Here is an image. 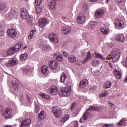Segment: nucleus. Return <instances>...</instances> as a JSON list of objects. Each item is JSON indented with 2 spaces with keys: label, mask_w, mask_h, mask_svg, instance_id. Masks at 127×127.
Instances as JSON below:
<instances>
[{
  "label": "nucleus",
  "mask_w": 127,
  "mask_h": 127,
  "mask_svg": "<svg viewBox=\"0 0 127 127\" xmlns=\"http://www.w3.org/2000/svg\"><path fill=\"white\" fill-rule=\"evenodd\" d=\"M121 57V50L120 49H113L111 55H109L107 57V60H111L112 59V61L114 63L118 61Z\"/></svg>",
  "instance_id": "f257e3e1"
},
{
  "label": "nucleus",
  "mask_w": 127,
  "mask_h": 127,
  "mask_svg": "<svg viewBox=\"0 0 127 127\" xmlns=\"http://www.w3.org/2000/svg\"><path fill=\"white\" fill-rule=\"evenodd\" d=\"M0 112L5 119H10L12 116V109L10 107L3 108L2 106H0Z\"/></svg>",
  "instance_id": "f03ea898"
},
{
  "label": "nucleus",
  "mask_w": 127,
  "mask_h": 127,
  "mask_svg": "<svg viewBox=\"0 0 127 127\" xmlns=\"http://www.w3.org/2000/svg\"><path fill=\"white\" fill-rule=\"evenodd\" d=\"M72 91L71 85H67L65 87H63L61 91L59 93L60 97H69L71 95Z\"/></svg>",
  "instance_id": "7ed1b4c3"
},
{
  "label": "nucleus",
  "mask_w": 127,
  "mask_h": 127,
  "mask_svg": "<svg viewBox=\"0 0 127 127\" xmlns=\"http://www.w3.org/2000/svg\"><path fill=\"white\" fill-rule=\"evenodd\" d=\"M52 112L53 113L54 116L55 118H61L63 115L62 109L58 107H53L52 109Z\"/></svg>",
  "instance_id": "20e7f679"
},
{
  "label": "nucleus",
  "mask_w": 127,
  "mask_h": 127,
  "mask_svg": "<svg viewBox=\"0 0 127 127\" xmlns=\"http://www.w3.org/2000/svg\"><path fill=\"white\" fill-rule=\"evenodd\" d=\"M20 17L23 19H29V14L26 8H22L20 10Z\"/></svg>",
  "instance_id": "39448f33"
},
{
  "label": "nucleus",
  "mask_w": 127,
  "mask_h": 127,
  "mask_svg": "<svg viewBox=\"0 0 127 127\" xmlns=\"http://www.w3.org/2000/svg\"><path fill=\"white\" fill-rule=\"evenodd\" d=\"M115 25L117 29H122L125 27V22L122 19H116L115 20Z\"/></svg>",
  "instance_id": "423d86ee"
},
{
  "label": "nucleus",
  "mask_w": 127,
  "mask_h": 127,
  "mask_svg": "<svg viewBox=\"0 0 127 127\" xmlns=\"http://www.w3.org/2000/svg\"><path fill=\"white\" fill-rule=\"evenodd\" d=\"M13 17H16V9L15 8H12L11 13L6 15L7 20H11Z\"/></svg>",
  "instance_id": "0eeeda50"
},
{
  "label": "nucleus",
  "mask_w": 127,
  "mask_h": 127,
  "mask_svg": "<svg viewBox=\"0 0 127 127\" xmlns=\"http://www.w3.org/2000/svg\"><path fill=\"white\" fill-rule=\"evenodd\" d=\"M48 93L50 95H57V93H58V88L56 86H50L48 89Z\"/></svg>",
  "instance_id": "6e6552de"
},
{
  "label": "nucleus",
  "mask_w": 127,
  "mask_h": 127,
  "mask_svg": "<svg viewBox=\"0 0 127 127\" xmlns=\"http://www.w3.org/2000/svg\"><path fill=\"white\" fill-rule=\"evenodd\" d=\"M48 21V20L45 17L40 18V19L39 20L38 25L39 26H40V27H41L42 28L47 25Z\"/></svg>",
  "instance_id": "1a4fd4ad"
},
{
  "label": "nucleus",
  "mask_w": 127,
  "mask_h": 127,
  "mask_svg": "<svg viewBox=\"0 0 127 127\" xmlns=\"http://www.w3.org/2000/svg\"><path fill=\"white\" fill-rule=\"evenodd\" d=\"M77 21L78 23H79V24L84 23V22L86 21V17L85 16V14L83 13H79L77 18Z\"/></svg>",
  "instance_id": "9d476101"
},
{
  "label": "nucleus",
  "mask_w": 127,
  "mask_h": 127,
  "mask_svg": "<svg viewBox=\"0 0 127 127\" xmlns=\"http://www.w3.org/2000/svg\"><path fill=\"white\" fill-rule=\"evenodd\" d=\"M49 39L52 41V42H54V43H58V37L56 34L53 33H51L49 36Z\"/></svg>",
  "instance_id": "9b49d317"
},
{
  "label": "nucleus",
  "mask_w": 127,
  "mask_h": 127,
  "mask_svg": "<svg viewBox=\"0 0 127 127\" xmlns=\"http://www.w3.org/2000/svg\"><path fill=\"white\" fill-rule=\"evenodd\" d=\"M49 66L50 69L55 70V69H57L58 67V62L55 60L51 61L49 62Z\"/></svg>",
  "instance_id": "f8f14e48"
},
{
  "label": "nucleus",
  "mask_w": 127,
  "mask_h": 127,
  "mask_svg": "<svg viewBox=\"0 0 127 127\" xmlns=\"http://www.w3.org/2000/svg\"><path fill=\"white\" fill-rule=\"evenodd\" d=\"M6 33L10 38H15L16 37V31L14 29H8Z\"/></svg>",
  "instance_id": "ddd939ff"
},
{
  "label": "nucleus",
  "mask_w": 127,
  "mask_h": 127,
  "mask_svg": "<svg viewBox=\"0 0 127 127\" xmlns=\"http://www.w3.org/2000/svg\"><path fill=\"white\" fill-rule=\"evenodd\" d=\"M72 29L70 27H63L61 29V33L63 34V35H67L71 32V30Z\"/></svg>",
  "instance_id": "4468645a"
},
{
  "label": "nucleus",
  "mask_w": 127,
  "mask_h": 127,
  "mask_svg": "<svg viewBox=\"0 0 127 127\" xmlns=\"http://www.w3.org/2000/svg\"><path fill=\"white\" fill-rule=\"evenodd\" d=\"M104 15V9H98L95 13V16L96 18H101Z\"/></svg>",
  "instance_id": "2eb2a0df"
},
{
  "label": "nucleus",
  "mask_w": 127,
  "mask_h": 127,
  "mask_svg": "<svg viewBox=\"0 0 127 127\" xmlns=\"http://www.w3.org/2000/svg\"><path fill=\"white\" fill-rule=\"evenodd\" d=\"M91 59H92V54H91V53H90V52H88L86 57L82 61V64H85L87 63V62H88V61H90Z\"/></svg>",
  "instance_id": "dca6fc26"
},
{
  "label": "nucleus",
  "mask_w": 127,
  "mask_h": 127,
  "mask_svg": "<svg viewBox=\"0 0 127 127\" xmlns=\"http://www.w3.org/2000/svg\"><path fill=\"white\" fill-rule=\"evenodd\" d=\"M16 64V59L15 58H13L11 61H9L7 63H6L5 65L8 67H11L14 66Z\"/></svg>",
  "instance_id": "f3484780"
},
{
  "label": "nucleus",
  "mask_w": 127,
  "mask_h": 127,
  "mask_svg": "<svg viewBox=\"0 0 127 127\" xmlns=\"http://www.w3.org/2000/svg\"><path fill=\"white\" fill-rule=\"evenodd\" d=\"M39 47L41 48V49L44 50V51H48L50 50V47H49V46H47L43 42H42L40 44Z\"/></svg>",
  "instance_id": "a211bd4d"
},
{
  "label": "nucleus",
  "mask_w": 127,
  "mask_h": 127,
  "mask_svg": "<svg viewBox=\"0 0 127 127\" xmlns=\"http://www.w3.org/2000/svg\"><path fill=\"white\" fill-rule=\"evenodd\" d=\"M30 124H31V121L30 120L26 119L22 122L20 127H28L29 126H30Z\"/></svg>",
  "instance_id": "6ab92c4d"
},
{
  "label": "nucleus",
  "mask_w": 127,
  "mask_h": 127,
  "mask_svg": "<svg viewBox=\"0 0 127 127\" xmlns=\"http://www.w3.org/2000/svg\"><path fill=\"white\" fill-rule=\"evenodd\" d=\"M89 117H90V113L89 112H85L80 120V123H84L85 121L88 119Z\"/></svg>",
  "instance_id": "aec40b11"
},
{
  "label": "nucleus",
  "mask_w": 127,
  "mask_h": 127,
  "mask_svg": "<svg viewBox=\"0 0 127 127\" xmlns=\"http://www.w3.org/2000/svg\"><path fill=\"white\" fill-rule=\"evenodd\" d=\"M116 40L120 42H124L126 40L125 37L122 34H118L116 37Z\"/></svg>",
  "instance_id": "412c9836"
},
{
  "label": "nucleus",
  "mask_w": 127,
  "mask_h": 127,
  "mask_svg": "<svg viewBox=\"0 0 127 127\" xmlns=\"http://www.w3.org/2000/svg\"><path fill=\"white\" fill-rule=\"evenodd\" d=\"M36 36V30H32L30 32V34L28 37V39H29V40H31V39H34Z\"/></svg>",
  "instance_id": "4be33fe9"
},
{
  "label": "nucleus",
  "mask_w": 127,
  "mask_h": 127,
  "mask_svg": "<svg viewBox=\"0 0 127 127\" xmlns=\"http://www.w3.org/2000/svg\"><path fill=\"white\" fill-rule=\"evenodd\" d=\"M57 6V4H56V0H52L49 4L50 8H51V9H53L54 10L56 9Z\"/></svg>",
  "instance_id": "5701e85b"
},
{
  "label": "nucleus",
  "mask_w": 127,
  "mask_h": 127,
  "mask_svg": "<svg viewBox=\"0 0 127 127\" xmlns=\"http://www.w3.org/2000/svg\"><path fill=\"white\" fill-rule=\"evenodd\" d=\"M54 58H55V59H57V60H58V61H60V62H61V61L63 60V57L59 53H56L54 55Z\"/></svg>",
  "instance_id": "b1692460"
},
{
  "label": "nucleus",
  "mask_w": 127,
  "mask_h": 127,
  "mask_svg": "<svg viewBox=\"0 0 127 127\" xmlns=\"http://www.w3.org/2000/svg\"><path fill=\"white\" fill-rule=\"evenodd\" d=\"M88 80L86 79H84L82 81H80L79 87L81 89H83V88H85L87 85H88Z\"/></svg>",
  "instance_id": "393cba45"
},
{
  "label": "nucleus",
  "mask_w": 127,
  "mask_h": 127,
  "mask_svg": "<svg viewBox=\"0 0 127 127\" xmlns=\"http://www.w3.org/2000/svg\"><path fill=\"white\" fill-rule=\"evenodd\" d=\"M23 74H25V75L28 76V75L32 74V70L28 68H24L23 69Z\"/></svg>",
  "instance_id": "a878e982"
},
{
  "label": "nucleus",
  "mask_w": 127,
  "mask_h": 127,
  "mask_svg": "<svg viewBox=\"0 0 127 127\" xmlns=\"http://www.w3.org/2000/svg\"><path fill=\"white\" fill-rule=\"evenodd\" d=\"M42 73L45 76H47V74H48V67L46 65H44L41 68Z\"/></svg>",
  "instance_id": "bb28decb"
},
{
  "label": "nucleus",
  "mask_w": 127,
  "mask_h": 127,
  "mask_svg": "<svg viewBox=\"0 0 127 127\" xmlns=\"http://www.w3.org/2000/svg\"><path fill=\"white\" fill-rule=\"evenodd\" d=\"M90 110H91L92 111H97V112H98L99 111H102V110H103V108L102 107H94L91 106L89 109H88L87 110V112H88V111H90Z\"/></svg>",
  "instance_id": "cd10ccee"
},
{
  "label": "nucleus",
  "mask_w": 127,
  "mask_h": 127,
  "mask_svg": "<svg viewBox=\"0 0 127 127\" xmlns=\"http://www.w3.org/2000/svg\"><path fill=\"white\" fill-rule=\"evenodd\" d=\"M68 60L70 63H74V62H76V57L74 56V55H71L68 56Z\"/></svg>",
  "instance_id": "c85d7f7f"
},
{
  "label": "nucleus",
  "mask_w": 127,
  "mask_h": 127,
  "mask_svg": "<svg viewBox=\"0 0 127 127\" xmlns=\"http://www.w3.org/2000/svg\"><path fill=\"white\" fill-rule=\"evenodd\" d=\"M93 56L94 57V58H97L98 59L102 60V61H105V58H104L103 56L99 54H98L97 53H94L93 54Z\"/></svg>",
  "instance_id": "c756f323"
},
{
  "label": "nucleus",
  "mask_w": 127,
  "mask_h": 127,
  "mask_svg": "<svg viewBox=\"0 0 127 127\" xmlns=\"http://www.w3.org/2000/svg\"><path fill=\"white\" fill-rule=\"evenodd\" d=\"M9 52V55H12V54H14L15 52H16V47L15 46L10 47L8 50Z\"/></svg>",
  "instance_id": "7c9ffc66"
},
{
  "label": "nucleus",
  "mask_w": 127,
  "mask_h": 127,
  "mask_svg": "<svg viewBox=\"0 0 127 127\" xmlns=\"http://www.w3.org/2000/svg\"><path fill=\"white\" fill-rule=\"evenodd\" d=\"M39 120H44L46 118V114L44 112V111H41V112L39 114Z\"/></svg>",
  "instance_id": "2f4dec72"
},
{
  "label": "nucleus",
  "mask_w": 127,
  "mask_h": 127,
  "mask_svg": "<svg viewBox=\"0 0 127 127\" xmlns=\"http://www.w3.org/2000/svg\"><path fill=\"white\" fill-rule=\"evenodd\" d=\"M83 10L84 12L89 14V12H90V9H89V6L88 4H84L83 5Z\"/></svg>",
  "instance_id": "473e14b6"
},
{
  "label": "nucleus",
  "mask_w": 127,
  "mask_h": 127,
  "mask_svg": "<svg viewBox=\"0 0 127 127\" xmlns=\"http://www.w3.org/2000/svg\"><path fill=\"white\" fill-rule=\"evenodd\" d=\"M68 78V76H67V74H66L65 73H63L60 78L61 82L62 83H64L65 82V80Z\"/></svg>",
  "instance_id": "72a5a7b5"
},
{
  "label": "nucleus",
  "mask_w": 127,
  "mask_h": 127,
  "mask_svg": "<svg viewBox=\"0 0 127 127\" xmlns=\"http://www.w3.org/2000/svg\"><path fill=\"white\" fill-rule=\"evenodd\" d=\"M100 30L103 34H108L110 32V30H109V29L104 27H102Z\"/></svg>",
  "instance_id": "f704fd0d"
},
{
  "label": "nucleus",
  "mask_w": 127,
  "mask_h": 127,
  "mask_svg": "<svg viewBox=\"0 0 127 127\" xmlns=\"http://www.w3.org/2000/svg\"><path fill=\"white\" fill-rule=\"evenodd\" d=\"M27 57H28V55H27V54L24 53L21 55L20 57V61H24L27 59Z\"/></svg>",
  "instance_id": "c9c22d12"
},
{
  "label": "nucleus",
  "mask_w": 127,
  "mask_h": 127,
  "mask_svg": "<svg viewBox=\"0 0 127 127\" xmlns=\"http://www.w3.org/2000/svg\"><path fill=\"white\" fill-rule=\"evenodd\" d=\"M112 86V82L110 81H106L104 85V88L105 89H108L109 88H111V86Z\"/></svg>",
  "instance_id": "e433bc0d"
},
{
  "label": "nucleus",
  "mask_w": 127,
  "mask_h": 127,
  "mask_svg": "<svg viewBox=\"0 0 127 127\" xmlns=\"http://www.w3.org/2000/svg\"><path fill=\"white\" fill-rule=\"evenodd\" d=\"M95 25H96V22H95V21H90L89 22V25L87 26V27L90 30L93 29Z\"/></svg>",
  "instance_id": "4c0bfd02"
},
{
  "label": "nucleus",
  "mask_w": 127,
  "mask_h": 127,
  "mask_svg": "<svg viewBox=\"0 0 127 127\" xmlns=\"http://www.w3.org/2000/svg\"><path fill=\"white\" fill-rule=\"evenodd\" d=\"M91 64L94 67H97V66H99V64H100V61L97 60H94L92 61Z\"/></svg>",
  "instance_id": "58836bf2"
},
{
  "label": "nucleus",
  "mask_w": 127,
  "mask_h": 127,
  "mask_svg": "<svg viewBox=\"0 0 127 127\" xmlns=\"http://www.w3.org/2000/svg\"><path fill=\"white\" fill-rule=\"evenodd\" d=\"M127 123V119H123L118 123V126H123V125H126Z\"/></svg>",
  "instance_id": "ea45409f"
},
{
  "label": "nucleus",
  "mask_w": 127,
  "mask_h": 127,
  "mask_svg": "<svg viewBox=\"0 0 127 127\" xmlns=\"http://www.w3.org/2000/svg\"><path fill=\"white\" fill-rule=\"evenodd\" d=\"M115 76L117 78V79H120L121 78V72L115 70L114 71Z\"/></svg>",
  "instance_id": "a19ab883"
},
{
  "label": "nucleus",
  "mask_w": 127,
  "mask_h": 127,
  "mask_svg": "<svg viewBox=\"0 0 127 127\" xmlns=\"http://www.w3.org/2000/svg\"><path fill=\"white\" fill-rule=\"evenodd\" d=\"M68 120H69V116L68 115H65L62 119V120L61 121V123L64 124V123H65V122H67Z\"/></svg>",
  "instance_id": "79ce46f5"
},
{
  "label": "nucleus",
  "mask_w": 127,
  "mask_h": 127,
  "mask_svg": "<svg viewBox=\"0 0 127 127\" xmlns=\"http://www.w3.org/2000/svg\"><path fill=\"white\" fill-rule=\"evenodd\" d=\"M40 96L42 97L43 99H45L46 100H49V99H50V97L45 93H40Z\"/></svg>",
  "instance_id": "37998d69"
},
{
  "label": "nucleus",
  "mask_w": 127,
  "mask_h": 127,
  "mask_svg": "<svg viewBox=\"0 0 127 127\" xmlns=\"http://www.w3.org/2000/svg\"><path fill=\"white\" fill-rule=\"evenodd\" d=\"M3 34H4V29L2 25L0 24V36H3Z\"/></svg>",
  "instance_id": "c03bdc74"
},
{
  "label": "nucleus",
  "mask_w": 127,
  "mask_h": 127,
  "mask_svg": "<svg viewBox=\"0 0 127 127\" xmlns=\"http://www.w3.org/2000/svg\"><path fill=\"white\" fill-rule=\"evenodd\" d=\"M13 93L15 94V91H16V83L14 82L12 83Z\"/></svg>",
  "instance_id": "a18cd8bd"
},
{
  "label": "nucleus",
  "mask_w": 127,
  "mask_h": 127,
  "mask_svg": "<svg viewBox=\"0 0 127 127\" xmlns=\"http://www.w3.org/2000/svg\"><path fill=\"white\" fill-rule=\"evenodd\" d=\"M36 10L37 12V13H38L39 14V13H40L41 12V11H42V8H41V7L40 6H36Z\"/></svg>",
  "instance_id": "49530a36"
},
{
  "label": "nucleus",
  "mask_w": 127,
  "mask_h": 127,
  "mask_svg": "<svg viewBox=\"0 0 127 127\" xmlns=\"http://www.w3.org/2000/svg\"><path fill=\"white\" fill-rule=\"evenodd\" d=\"M6 6L3 3H0V11L4 10Z\"/></svg>",
  "instance_id": "de8ad7c7"
},
{
  "label": "nucleus",
  "mask_w": 127,
  "mask_h": 127,
  "mask_svg": "<svg viewBox=\"0 0 127 127\" xmlns=\"http://www.w3.org/2000/svg\"><path fill=\"white\" fill-rule=\"evenodd\" d=\"M108 95V91H103L100 94V97L102 98H105Z\"/></svg>",
  "instance_id": "09e8293b"
},
{
  "label": "nucleus",
  "mask_w": 127,
  "mask_h": 127,
  "mask_svg": "<svg viewBox=\"0 0 127 127\" xmlns=\"http://www.w3.org/2000/svg\"><path fill=\"white\" fill-rule=\"evenodd\" d=\"M122 63L123 64V66H124V67H125L126 68H127V58L123 59Z\"/></svg>",
  "instance_id": "8fccbe9b"
},
{
  "label": "nucleus",
  "mask_w": 127,
  "mask_h": 127,
  "mask_svg": "<svg viewBox=\"0 0 127 127\" xmlns=\"http://www.w3.org/2000/svg\"><path fill=\"white\" fill-rule=\"evenodd\" d=\"M2 54H3V56L4 57H5V56H10L8 51H3L2 52Z\"/></svg>",
  "instance_id": "3c124183"
},
{
  "label": "nucleus",
  "mask_w": 127,
  "mask_h": 127,
  "mask_svg": "<svg viewBox=\"0 0 127 127\" xmlns=\"http://www.w3.org/2000/svg\"><path fill=\"white\" fill-rule=\"evenodd\" d=\"M35 2L36 5L39 6L41 4V2H42V1L41 0H35Z\"/></svg>",
  "instance_id": "603ef678"
},
{
  "label": "nucleus",
  "mask_w": 127,
  "mask_h": 127,
  "mask_svg": "<svg viewBox=\"0 0 127 127\" xmlns=\"http://www.w3.org/2000/svg\"><path fill=\"white\" fill-rule=\"evenodd\" d=\"M103 127H114L113 124H105L103 125Z\"/></svg>",
  "instance_id": "864d4df0"
},
{
  "label": "nucleus",
  "mask_w": 127,
  "mask_h": 127,
  "mask_svg": "<svg viewBox=\"0 0 127 127\" xmlns=\"http://www.w3.org/2000/svg\"><path fill=\"white\" fill-rule=\"evenodd\" d=\"M39 111V105H35V112L36 113H38Z\"/></svg>",
  "instance_id": "5fc2aeb1"
},
{
  "label": "nucleus",
  "mask_w": 127,
  "mask_h": 127,
  "mask_svg": "<svg viewBox=\"0 0 127 127\" xmlns=\"http://www.w3.org/2000/svg\"><path fill=\"white\" fill-rule=\"evenodd\" d=\"M73 127H78V122L74 121L73 122Z\"/></svg>",
  "instance_id": "6e6d98bb"
},
{
  "label": "nucleus",
  "mask_w": 127,
  "mask_h": 127,
  "mask_svg": "<svg viewBox=\"0 0 127 127\" xmlns=\"http://www.w3.org/2000/svg\"><path fill=\"white\" fill-rule=\"evenodd\" d=\"M17 46H18V49L17 50H19L21 47V44L20 43H18V44H16Z\"/></svg>",
  "instance_id": "4d7b16f0"
},
{
  "label": "nucleus",
  "mask_w": 127,
  "mask_h": 127,
  "mask_svg": "<svg viewBox=\"0 0 127 127\" xmlns=\"http://www.w3.org/2000/svg\"><path fill=\"white\" fill-rule=\"evenodd\" d=\"M63 54H64V56L65 58L68 57V53L66 52H64Z\"/></svg>",
  "instance_id": "13d9d810"
},
{
  "label": "nucleus",
  "mask_w": 127,
  "mask_h": 127,
  "mask_svg": "<svg viewBox=\"0 0 127 127\" xmlns=\"http://www.w3.org/2000/svg\"><path fill=\"white\" fill-rule=\"evenodd\" d=\"M29 24L30 25H31V26L32 27V26H33L34 24H33V21H32V20H30V21L29 22Z\"/></svg>",
  "instance_id": "bf43d9fd"
},
{
  "label": "nucleus",
  "mask_w": 127,
  "mask_h": 127,
  "mask_svg": "<svg viewBox=\"0 0 127 127\" xmlns=\"http://www.w3.org/2000/svg\"><path fill=\"white\" fill-rule=\"evenodd\" d=\"M95 75L96 76H98L100 75V71L99 70H97L96 71H95Z\"/></svg>",
  "instance_id": "052dcab7"
},
{
  "label": "nucleus",
  "mask_w": 127,
  "mask_h": 127,
  "mask_svg": "<svg viewBox=\"0 0 127 127\" xmlns=\"http://www.w3.org/2000/svg\"><path fill=\"white\" fill-rule=\"evenodd\" d=\"M74 108H75V103H73L72 105H71V106L70 107V110L71 111H73V110L74 109Z\"/></svg>",
  "instance_id": "680f3d73"
},
{
  "label": "nucleus",
  "mask_w": 127,
  "mask_h": 127,
  "mask_svg": "<svg viewBox=\"0 0 127 127\" xmlns=\"http://www.w3.org/2000/svg\"><path fill=\"white\" fill-rule=\"evenodd\" d=\"M116 1L118 3H121V2H124V0H116Z\"/></svg>",
  "instance_id": "e2e57ef3"
},
{
  "label": "nucleus",
  "mask_w": 127,
  "mask_h": 127,
  "mask_svg": "<svg viewBox=\"0 0 127 127\" xmlns=\"http://www.w3.org/2000/svg\"><path fill=\"white\" fill-rule=\"evenodd\" d=\"M110 9L111 10H113V9H114V6H113V5H111L110 6Z\"/></svg>",
  "instance_id": "0e129e2a"
},
{
  "label": "nucleus",
  "mask_w": 127,
  "mask_h": 127,
  "mask_svg": "<svg viewBox=\"0 0 127 127\" xmlns=\"http://www.w3.org/2000/svg\"><path fill=\"white\" fill-rule=\"evenodd\" d=\"M109 64L110 66L111 67V68H113V65L112 64V63L109 62Z\"/></svg>",
  "instance_id": "69168bd1"
},
{
  "label": "nucleus",
  "mask_w": 127,
  "mask_h": 127,
  "mask_svg": "<svg viewBox=\"0 0 127 127\" xmlns=\"http://www.w3.org/2000/svg\"><path fill=\"white\" fill-rule=\"evenodd\" d=\"M89 0L91 2H95V1H97L98 0Z\"/></svg>",
  "instance_id": "338daca9"
},
{
  "label": "nucleus",
  "mask_w": 127,
  "mask_h": 127,
  "mask_svg": "<svg viewBox=\"0 0 127 127\" xmlns=\"http://www.w3.org/2000/svg\"><path fill=\"white\" fill-rule=\"evenodd\" d=\"M62 19H64V20L67 19V18H66V17H62Z\"/></svg>",
  "instance_id": "774afa93"
}]
</instances>
